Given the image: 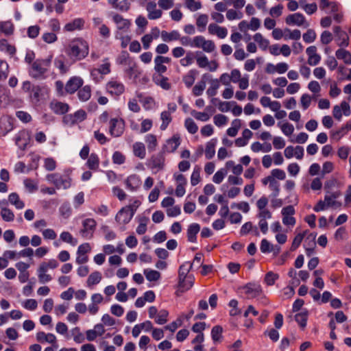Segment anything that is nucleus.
Instances as JSON below:
<instances>
[{
	"mask_svg": "<svg viewBox=\"0 0 351 351\" xmlns=\"http://www.w3.org/2000/svg\"><path fill=\"white\" fill-rule=\"evenodd\" d=\"M64 52L73 62L81 61L89 53V45L82 38H75L64 46Z\"/></svg>",
	"mask_w": 351,
	"mask_h": 351,
	"instance_id": "1",
	"label": "nucleus"
},
{
	"mask_svg": "<svg viewBox=\"0 0 351 351\" xmlns=\"http://www.w3.org/2000/svg\"><path fill=\"white\" fill-rule=\"evenodd\" d=\"M47 180L53 184L57 189H68L71 186L72 178L69 173H50L47 175Z\"/></svg>",
	"mask_w": 351,
	"mask_h": 351,
	"instance_id": "2",
	"label": "nucleus"
},
{
	"mask_svg": "<svg viewBox=\"0 0 351 351\" xmlns=\"http://www.w3.org/2000/svg\"><path fill=\"white\" fill-rule=\"evenodd\" d=\"M50 64V58L37 59L32 63L29 74L34 78H40L47 72Z\"/></svg>",
	"mask_w": 351,
	"mask_h": 351,
	"instance_id": "3",
	"label": "nucleus"
},
{
	"mask_svg": "<svg viewBox=\"0 0 351 351\" xmlns=\"http://www.w3.org/2000/svg\"><path fill=\"white\" fill-rule=\"evenodd\" d=\"M58 266V263L55 259H50L48 261L43 262L40 264L37 270L38 277L40 282L46 283L52 280V277L47 274L48 269H56Z\"/></svg>",
	"mask_w": 351,
	"mask_h": 351,
	"instance_id": "4",
	"label": "nucleus"
},
{
	"mask_svg": "<svg viewBox=\"0 0 351 351\" xmlns=\"http://www.w3.org/2000/svg\"><path fill=\"white\" fill-rule=\"evenodd\" d=\"M125 130V121L119 117H111L109 120L108 132L114 138L120 137Z\"/></svg>",
	"mask_w": 351,
	"mask_h": 351,
	"instance_id": "5",
	"label": "nucleus"
},
{
	"mask_svg": "<svg viewBox=\"0 0 351 351\" xmlns=\"http://www.w3.org/2000/svg\"><path fill=\"white\" fill-rule=\"evenodd\" d=\"M82 226L80 235L86 239H92L97 227L96 221L93 218H86L82 221Z\"/></svg>",
	"mask_w": 351,
	"mask_h": 351,
	"instance_id": "6",
	"label": "nucleus"
},
{
	"mask_svg": "<svg viewBox=\"0 0 351 351\" xmlns=\"http://www.w3.org/2000/svg\"><path fill=\"white\" fill-rule=\"evenodd\" d=\"M106 92L114 97H118L125 92V86L116 78H111L106 84Z\"/></svg>",
	"mask_w": 351,
	"mask_h": 351,
	"instance_id": "7",
	"label": "nucleus"
},
{
	"mask_svg": "<svg viewBox=\"0 0 351 351\" xmlns=\"http://www.w3.org/2000/svg\"><path fill=\"white\" fill-rule=\"evenodd\" d=\"M86 117L87 115L85 110L80 109L75 112L73 114L64 115L62 121L64 124L71 126L82 122L86 119Z\"/></svg>",
	"mask_w": 351,
	"mask_h": 351,
	"instance_id": "8",
	"label": "nucleus"
},
{
	"mask_svg": "<svg viewBox=\"0 0 351 351\" xmlns=\"http://www.w3.org/2000/svg\"><path fill=\"white\" fill-rule=\"evenodd\" d=\"M195 47L201 48L206 53H212L215 49V43L211 40H206L203 36H196L194 37Z\"/></svg>",
	"mask_w": 351,
	"mask_h": 351,
	"instance_id": "9",
	"label": "nucleus"
},
{
	"mask_svg": "<svg viewBox=\"0 0 351 351\" xmlns=\"http://www.w3.org/2000/svg\"><path fill=\"white\" fill-rule=\"evenodd\" d=\"M112 21L116 24L117 30L119 32H128L132 25L130 20L123 18L120 14L113 12L111 14Z\"/></svg>",
	"mask_w": 351,
	"mask_h": 351,
	"instance_id": "10",
	"label": "nucleus"
},
{
	"mask_svg": "<svg viewBox=\"0 0 351 351\" xmlns=\"http://www.w3.org/2000/svg\"><path fill=\"white\" fill-rule=\"evenodd\" d=\"M295 213V208L293 206L289 205L284 207L281 210L282 216V223L285 226H293L296 223V219L293 217Z\"/></svg>",
	"mask_w": 351,
	"mask_h": 351,
	"instance_id": "11",
	"label": "nucleus"
},
{
	"mask_svg": "<svg viewBox=\"0 0 351 351\" xmlns=\"http://www.w3.org/2000/svg\"><path fill=\"white\" fill-rule=\"evenodd\" d=\"M285 22L289 25H297L308 27L309 23L306 21L304 16L299 12L289 14L285 19Z\"/></svg>",
	"mask_w": 351,
	"mask_h": 351,
	"instance_id": "12",
	"label": "nucleus"
},
{
	"mask_svg": "<svg viewBox=\"0 0 351 351\" xmlns=\"http://www.w3.org/2000/svg\"><path fill=\"white\" fill-rule=\"evenodd\" d=\"M171 62V59L169 57L157 56L154 58V70L155 74H164L167 71V68L165 64H169Z\"/></svg>",
	"mask_w": 351,
	"mask_h": 351,
	"instance_id": "13",
	"label": "nucleus"
},
{
	"mask_svg": "<svg viewBox=\"0 0 351 351\" xmlns=\"http://www.w3.org/2000/svg\"><path fill=\"white\" fill-rule=\"evenodd\" d=\"M84 80L80 76H73L66 83V92L72 95L83 86Z\"/></svg>",
	"mask_w": 351,
	"mask_h": 351,
	"instance_id": "14",
	"label": "nucleus"
},
{
	"mask_svg": "<svg viewBox=\"0 0 351 351\" xmlns=\"http://www.w3.org/2000/svg\"><path fill=\"white\" fill-rule=\"evenodd\" d=\"M165 157L162 154L154 155L148 162V167L155 173L162 170L165 167Z\"/></svg>",
	"mask_w": 351,
	"mask_h": 351,
	"instance_id": "15",
	"label": "nucleus"
},
{
	"mask_svg": "<svg viewBox=\"0 0 351 351\" xmlns=\"http://www.w3.org/2000/svg\"><path fill=\"white\" fill-rule=\"evenodd\" d=\"M243 290L248 299L259 297L263 293L262 287L258 284L249 283L243 287Z\"/></svg>",
	"mask_w": 351,
	"mask_h": 351,
	"instance_id": "16",
	"label": "nucleus"
},
{
	"mask_svg": "<svg viewBox=\"0 0 351 351\" xmlns=\"http://www.w3.org/2000/svg\"><path fill=\"white\" fill-rule=\"evenodd\" d=\"M132 213L128 210V208L125 206L121 208L115 216V221L119 225L125 226L128 224L133 217Z\"/></svg>",
	"mask_w": 351,
	"mask_h": 351,
	"instance_id": "17",
	"label": "nucleus"
},
{
	"mask_svg": "<svg viewBox=\"0 0 351 351\" xmlns=\"http://www.w3.org/2000/svg\"><path fill=\"white\" fill-rule=\"evenodd\" d=\"M156 0L150 1L147 3L145 8L147 11V17L150 20H156L161 18L162 12L161 10L157 8Z\"/></svg>",
	"mask_w": 351,
	"mask_h": 351,
	"instance_id": "18",
	"label": "nucleus"
},
{
	"mask_svg": "<svg viewBox=\"0 0 351 351\" xmlns=\"http://www.w3.org/2000/svg\"><path fill=\"white\" fill-rule=\"evenodd\" d=\"M49 108L56 114H64L69 112L70 106L66 103L54 99L50 102Z\"/></svg>",
	"mask_w": 351,
	"mask_h": 351,
	"instance_id": "19",
	"label": "nucleus"
},
{
	"mask_svg": "<svg viewBox=\"0 0 351 351\" xmlns=\"http://www.w3.org/2000/svg\"><path fill=\"white\" fill-rule=\"evenodd\" d=\"M124 183L129 191H136L141 186L142 181L139 176L136 174H132L127 177Z\"/></svg>",
	"mask_w": 351,
	"mask_h": 351,
	"instance_id": "20",
	"label": "nucleus"
},
{
	"mask_svg": "<svg viewBox=\"0 0 351 351\" xmlns=\"http://www.w3.org/2000/svg\"><path fill=\"white\" fill-rule=\"evenodd\" d=\"M181 143L180 137L178 134H174L171 138L166 141L165 145L163 146L165 152L173 153L180 146Z\"/></svg>",
	"mask_w": 351,
	"mask_h": 351,
	"instance_id": "21",
	"label": "nucleus"
},
{
	"mask_svg": "<svg viewBox=\"0 0 351 351\" xmlns=\"http://www.w3.org/2000/svg\"><path fill=\"white\" fill-rule=\"evenodd\" d=\"M85 25V20L82 18H76L73 21L67 23L64 26V32H74L77 30H82L84 29Z\"/></svg>",
	"mask_w": 351,
	"mask_h": 351,
	"instance_id": "22",
	"label": "nucleus"
},
{
	"mask_svg": "<svg viewBox=\"0 0 351 351\" xmlns=\"http://www.w3.org/2000/svg\"><path fill=\"white\" fill-rule=\"evenodd\" d=\"M306 53L308 56L307 62L311 66H315L318 64L321 60V56L317 53V49L315 46H310L306 50Z\"/></svg>",
	"mask_w": 351,
	"mask_h": 351,
	"instance_id": "23",
	"label": "nucleus"
},
{
	"mask_svg": "<svg viewBox=\"0 0 351 351\" xmlns=\"http://www.w3.org/2000/svg\"><path fill=\"white\" fill-rule=\"evenodd\" d=\"M208 30L210 34L216 35L219 38H224L227 36L228 30L225 27H221L216 23H210Z\"/></svg>",
	"mask_w": 351,
	"mask_h": 351,
	"instance_id": "24",
	"label": "nucleus"
},
{
	"mask_svg": "<svg viewBox=\"0 0 351 351\" xmlns=\"http://www.w3.org/2000/svg\"><path fill=\"white\" fill-rule=\"evenodd\" d=\"M153 82L157 85L161 87L164 90H169L171 88V84L169 82V78L165 77L163 74H154Z\"/></svg>",
	"mask_w": 351,
	"mask_h": 351,
	"instance_id": "25",
	"label": "nucleus"
},
{
	"mask_svg": "<svg viewBox=\"0 0 351 351\" xmlns=\"http://www.w3.org/2000/svg\"><path fill=\"white\" fill-rule=\"evenodd\" d=\"M180 34L178 30H172L171 32L162 31L160 36L164 42L170 43L179 40Z\"/></svg>",
	"mask_w": 351,
	"mask_h": 351,
	"instance_id": "26",
	"label": "nucleus"
},
{
	"mask_svg": "<svg viewBox=\"0 0 351 351\" xmlns=\"http://www.w3.org/2000/svg\"><path fill=\"white\" fill-rule=\"evenodd\" d=\"M36 340L41 343L48 342L49 343L56 344V337L53 334H47L43 331L36 333Z\"/></svg>",
	"mask_w": 351,
	"mask_h": 351,
	"instance_id": "27",
	"label": "nucleus"
},
{
	"mask_svg": "<svg viewBox=\"0 0 351 351\" xmlns=\"http://www.w3.org/2000/svg\"><path fill=\"white\" fill-rule=\"evenodd\" d=\"M144 139L148 151L149 152H154L158 145L156 135L153 134H147L145 136Z\"/></svg>",
	"mask_w": 351,
	"mask_h": 351,
	"instance_id": "28",
	"label": "nucleus"
},
{
	"mask_svg": "<svg viewBox=\"0 0 351 351\" xmlns=\"http://www.w3.org/2000/svg\"><path fill=\"white\" fill-rule=\"evenodd\" d=\"M92 88L90 85L82 86L77 91V97L81 101H87L91 97Z\"/></svg>",
	"mask_w": 351,
	"mask_h": 351,
	"instance_id": "29",
	"label": "nucleus"
},
{
	"mask_svg": "<svg viewBox=\"0 0 351 351\" xmlns=\"http://www.w3.org/2000/svg\"><path fill=\"white\" fill-rule=\"evenodd\" d=\"M200 230V226L198 223H193L191 224L187 230L188 241L191 243L196 242L197 234Z\"/></svg>",
	"mask_w": 351,
	"mask_h": 351,
	"instance_id": "30",
	"label": "nucleus"
},
{
	"mask_svg": "<svg viewBox=\"0 0 351 351\" xmlns=\"http://www.w3.org/2000/svg\"><path fill=\"white\" fill-rule=\"evenodd\" d=\"M134 155L141 159L146 156V149L145 145L141 142H136L132 146Z\"/></svg>",
	"mask_w": 351,
	"mask_h": 351,
	"instance_id": "31",
	"label": "nucleus"
},
{
	"mask_svg": "<svg viewBox=\"0 0 351 351\" xmlns=\"http://www.w3.org/2000/svg\"><path fill=\"white\" fill-rule=\"evenodd\" d=\"M125 73L130 78L136 79L141 75V71L139 70L137 64L132 61L131 64L128 66V68L125 70Z\"/></svg>",
	"mask_w": 351,
	"mask_h": 351,
	"instance_id": "32",
	"label": "nucleus"
},
{
	"mask_svg": "<svg viewBox=\"0 0 351 351\" xmlns=\"http://www.w3.org/2000/svg\"><path fill=\"white\" fill-rule=\"evenodd\" d=\"M102 279L101 274L99 271H95L92 272L88 277L86 285L89 288L99 284Z\"/></svg>",
	"mask_w": 351,
	"mask_h": 351,
	"instance_id": "33",
	"label": "nucleus"
},
{
	"mask_svg": "<svg viewBox=\"0 0 351 351\" xmlns=\"http://www.w3.org/2000/svg\"><path fill=\"white\" fill-rule=\"evenodd\" d=\"M99 158L95 153H92L88 158L86 162L87 167L93 171H97L99 167Z\"/></svg>",
	"mask_w": 351,
	"mask_h": 351,
	"instance_id": "34",
	"label": "nucleus"
},
{
	"mask_svg": "<svg viewBox=\"0 0 351 351\" xmlns=\"http://www.w3.org/2000/svg\"><path fill=\"white\" fill-rule=\"evenodd\" d=\"M197 74V71L191 69L183 76V82L187 88H191L193 86Z\"/></svg>",
	"mask_w": 351,
	"mask_h": 351,
	"instance_id": "35",
	"label": "nucleus"
},
{
	"mask_svg": "<svg viewBox=\"0 0 351 351\" xmlns=\"http://www.w3.org/2000/svg\"><path fill=\"white\" fill-rule=\"evenodd\" d=\"M111 64L106 59V62L104 64H101L98 69H93L91 71V75L93 77L95 75L101 74V75H108L111 72L110 69Z\"/></svg>",
	"mask_w": 351,
	"mask_h": 351,
	"instance_id": "36",
	"label": "nucleus"
},
{
	"mask_svg": "<svg viewBox=\"0 0 351 351\" xmlns=\"http://www.w3.org/2000/svg\"><path fill=\"white\" fill-rule=\"evenodd\" d=\"M9 202L15 206L16 209H22L25 207V203L20 199V197L16 193H12L8 196Z\"/></svg>",
	"mask_w": 351,
	"mask_h": 351,
	"instance_id": "37",
	"label": "nucleus"
},
{
	"mask_svg": "<svg viewBox=\"0 0 351 351\" xmlns=\"http://www.w3.org/2000/svg\"><path fill=\"white\" fill-rule=\"evenodd\" d=\"M308 317V313L306 310L302 311L300 313H297L295 315V320L298 324L299 326L304 330L307 324V320Z\"/></svg>",
	"mask_w": 351,
	"mask_h": 351,
	"instance_id": "38",
	"label": "nucleus"
},
{
	"mask_svg": "<svg viewBox=\"0 0 351 351\" xmlns=\"http://www.w3.org/2000/svg\"><path fill=\"white\" fill-rule=\"evenodd\" d=\"M348 130L349 128L348 123L346 125L341 126L338 130L331 131L330 136L332 139L338 141L348 132Z\"/></svg>",
	"mask_w": 351,
	"mask_h": 351,
	"instance_id": "39",
	"label": "nucleus"
},
{
	"mask_svg": "<svg viewBox=\"0 0 351 351\" xmlns=\"http://www.w3.org/2000/svg\"><path fill=\"white\" fill-rule=\"evenodd\" d=\"M195 278L193 275H189V277L184 278L182 281H178V287L182 291H186L189 290L193 285Z\"/></svg>",
	"mask_w": 351,
	"mask_h": 351,
	"instance_id": "40",
	"label": "nucleus"
},
{
	"mask_svg": "<svg viewBox=\"0 0 351 351\" xmlns=\"http://www.w3.org/2000/svg\"><path fill=\"white\" fill-rule=\"evenodd\" d=\"M217 141V138H213L206 143L205 149V156L206 159H211L215 156Z\"/></svg>",
	"mask_w": 351,
	"mask_h": 351,
	"instance_id": "41",
	"label": "nucleus"
},
{
	"mask_svg": "<svg viewBox=\"0 0 351 351\" xmlns=\"http://www.w3.org/2000/svg\"><path fill=\"white\" fill-rule=\"evenodd\" d=\"M337 59L342 60L345 64H351V53L344 49H339L335 52Z\"/></svg>",
	"mask_w": 351,
	"mask_h": 351,
	"instance_id": "42",
	"label": "nucleus"
},
{
	"mask_svg": "<svg viewBox=\"0 0 351 351\" xmlns=\"http://www.w3.org/2000/svg\"><path fill=\"white\" fill-rule=\"evenodd\" d=\"M13 129V126L8 118L0 119V134L5 135Z\"/></svg>",
	"mask_w": 351,
	"mask_h": 351,
	"instance_id": "43",
	"label": "nucleus"
},
{
	"mask_svg": "<svg viewBox=\"0 0 351 351\" xmlns=\"http://www.w3.org/2000/svg\"><path fill=\"white\" fill-rule=\"evenodd\" d=\"M208 22V16L206 14H199L196 19V25L200 32L205 31Z\"/></svg>",
	"mask_w": 351,
	"mask_h": 351,
	"instance_id": "44",
	"label": "nucleus"
},
{
	"mask_svg": "<svg viewBox=\"0 0 351 351\" xmlns=\"http://www.w3.org/2000/svg\"><path fill=\"white\" fill-rule=\"evenodd\" d=\"M160 119L162 121V123L160 126V129L161 130H165L172 121L171 112L166 110L162 112L160 114Z\"/></svg>",
	"mask_w": 351,
	"mask_h": 351,
	"instance_id": "45",
	"label": "nucleus"
},
{
	"mask_svg": "<svg viewBox=\"0 0 351 351\" xmlns=\"http://www.w3.org/2000/svg\"><path fill=\"white\" fill-rule=\"evenodd\" d=\"M193 263H186L180 266L178 271V280L179 281L183 280L184 278L189 277L188 273L192 268Z\"/></svg>",
	"mask_w": 351,
	"mask_h": 351,
	"instance_id": "46",
	"label": "nucleus"
},
{
	"mask_svg": "<svg viewBox=\"0 0 351 351\" xmlns=\"http://www.w3.org/2000/svg\"><path fill=\"white\" fill-rule=\"evenodd\" d=\"M0 50L8 53L10 56H13L16 53V48L14 45L8 43L5 39L0 40Z\"/></svg>",
	"mask_w": 351,
	"mask_h": 351,
	"instance_id": "47",
	"label": "nucleus"
},
{
	"mask_svg": "<svg viewBox=\"0 0 351 351\" xmlns=\"http://www.w3.org/2000/svg\"><path fill=\"white\" fill-rule=\"evenodd\" d=\"M253 38L258 44L259 47L263 50H266L269 47V41L265 38L260 33L254 35Z\"/></svg>",
	"mask_w": 351,
	"mask_h": 351,
	"instance_id": "48",
	"label": "nucleus"
},
{
	"mask_svg": "<svg viewBox=\"0 0 351 351\" xmlns=\"http://www.w3.org/2000/svg\"><path fill=\"white\" fill-rule=\"evenodd\" d=\"M341 193L339 191H335L330 195H326L324 197V201L328 207H334L337 204L336 199L339 197Z\"/></svg>",
	"mask_w": 351,
	"mask_h": 351,
	"instance_id": "49",
	"label": "nucleus"
},
{
	"mask_svg": "<svg viewBox=\"0 0 351 351\" xmlns=\"http://www.w3.org/2000/svg\"><path fill=\"white\" fill-rule=\"evenodd\" d=\"M210 86L206 90V94L208 97H214L217 93V90L220 86L219 81L218 79H212L210 81Z\"/></svg>",
	"mask_w": 351,
	"mask_h": 351,
	"instance_id": "50",
	"label": "nucleus"
},
{
	"mask_svg": "<svg viewBox=\"0 0 351 351\" xmlns=\"http://www.w3.org/2000/svg\"><path fill=\"white\" fill-rule=\"evenodd\" d=\"M14 25L10 21L0 22V32L7 36L12 35L14 32Z\"/></svg>",
	"mask_w": 351,
	"mask_h": 351,
	"instance_id": "51",
	"label": "nucleus"
},
{
	"mask_svg": "<svg viewBox=\"0 0 351 351\" xmlns=\"http://www.w3.org/2000/svg\"><path fill=\"white\" fill-rule=\"evenodd\" d=\"M134 61L130 58V54L127 51H122L117 58V63L121 65L128 66L131 62Z\"/></svg>",
	"mask_w": 351,
	"mask_h": 351,
	"instance_id": "52",
	"label": "nucleus"
},
{
	"mask_svg": "<svg viewBox=\"0 0 351 351\" xmlns=\"http://www.w3.org/2000/svg\"><path fill=\"white\" fill-rule=\"evenodd\" d=\"M148 222L149 218L147 217H142L138 219V225L136 230L138 234L141 235L146 232Z\"/></svg>",
	"mask_w": 351,
	"mask_h": 351,
	"instance_id": "53",
	"label": "nucleus"
},
{
	"mask_svg": "<svg viewBox=\"0 0 351 351\" xmlns=\"http://www.w3.org/2000/svg\"><path fill=\"white\" fill-rule=\"evenodd\" d=\"M269 66H271L272 70L269 71V69H267V72H269V73L276 72L280 74L285 73L286 71H287V70L289 69L288 64L285 62H280V63H278L275 66H274L272 64H269L268 67Z\"/></svg>",
	"mask_w": 351,
	"mask_h": 351,
	"instance_id": "54",
	"label": "nucleus"
},
{
	"mask_svg": "<svg viewBox=\"0 0 351 351\" xmlns=\"http://www.w3.org/2000/svg\"><path fill=\"white\" fill-rule=\"evenodd\" d=\"M169 312L167 310H160L154 318L155 322L158 324H165L168 321Z\"/></svg>",
	"mask_w": 351,
	"mask_h": 351,
	"instance_id": "55",
	"label": "nucleus"
},
{
	"mask_svg": "<svg viewBox=\"0 0 351 351\" xmlns=\"http://www.w3.org/2000/svg\"><path fill=\"white\" fill-rule=\"evenodd\" d=\"M184 5L191 12H195L202 7L201 1L196 0H185Z\"/></svg>",
	"mask_w": 351,
	"mask_h": 351,
	"instance_id": "56",
	"label": "nucleus"
},
{
	"mask_svg": "<svg viewBox=\"0 0 351 351\" xmlns=\"http://www.w3.org/2000/svg\"><path fill=\"white\" fill-rule=\"evenodd\" d=\"M60 238L62 241L68 243L73 246L76 245L77 243V240L76 239L73 238L72 234L69 232H67V231L62 232L60 235Z\"/></svg>",
	"mask_w": 351,
	"mask_h": 351,
	"instance_id": "57",
	"label": "nucleus"
},
{
	"mask_svg": "<svg viewBox=\"0 0 351 351\" xmlns=\"http://www.w3.org/2000/svg\"><path fill=\"white\" fill-rule=\"evenodd\" d=\"M144 274L149 281H157L161 277L159 271L149 269H144Z\"/></svg>",
	"mask_w": 351,
	"mask_h": 351,
	"instance_id": "58",
	"label": "nucleus"
},
{
	"mask_svg": "<svg viewBox=\"0 0 351 351\" xmlns=\"http://www.w3.org/2000/svg\"><path fill=\"white\" fill-rule=\"evenodd\" d=\"M201 167L196 165L193 169V171L191 176V184L192 186H196L201 181Z\"/></svg>",
	"mask_w": 351,
	"mask_h": 351,
	"instance_id": "59",
	"label": "nucleus"
},
{
	"mask_svg": "<svg viewBox=\"0 0 351 351\" xmlns=\"http://www.w3.org/2000/svg\"><path fill=\"white\" fill-rule=\"evenodd\" d=\"M114 37L116 39L121 40V46L122 48H125L131 40V36L129 35H123V32L119 31L115 32Z\"/></svg>",
	"mask_w": 351,
	"mask_h": 351,
	"instance_id": "60",
	"label": "nucleus"
},
{
	"mask_svg": "<svg viewBox=\"0 0 351 351\" xmlns=\"http://www.w3.org/2000/svg\"><path fill=\"white\" fill-rule=\"evenodd\" d=\"M184 127L187 131L192 134L198 131V126L191 118H187L184 121Z\"/></svg>",
	"mask_w": 351,
	"mask_h": 351,
	"instance_id": "61",
	"label": "nucleus"
},
{
	"mask_svg": "<svg viewBox=\"0 0 351 351\" xmlns=\"http://www.w3.org/2000/svg\"><path fill=\"white\" fill-rule=\"evenodd\" d=\"M71 335L74 341L77 343H81L85 340L84 335L79 327H75L71 330Z\"/></svg>",
	"mask_w": 351,
	"mask_h": 351,
	"instance_id": "62",
	"label": "nucleus"
},
{
	"mask_svg": "<svg viewBox=\"0 0 351 351\" xmlns=\"http://www.w3.org/2000/svg\"><path fill=\"white\" fill-rule=\"evenodd\" d=\"M196 62L199 68H206L209 65L208 58L202 52H197Z\"/></svg>",
	"mask_w": 351,
	"mask_h": 351,
	"instance_id": "63",
	"label": "nucleus"
},
{
	"mask_svg": "<svg viewBox=\"0 0 351 351\" xmlns=\"http://www.w3.org/2000/svg\"><path fill=\"white\" fill-rule=\"evenodd\" d=\"M223 328L221 326H213L211 330V337L214 342L219 341L222 337Z\"/></svg>",
	"mask_w": 351,
	"mask_h": 351,
	"instance_id": "64",
	"label": "nucleus"
}]
</instances>
